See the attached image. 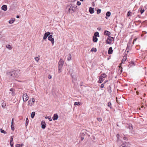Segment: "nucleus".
I'll use <instances>...</instances> for the list:
<instances>
[{"mask_svg": "<svg viewBox=\"0 0 147 147\" xmlns=\"http://www.w3.org/2000/svg\"><path fill=\"white\" fill-rule=\"evenodd\" d=\"M41 127L43 129H44L46 127V124L44 121H42L41 122Z\"/></svg>", "mask_w": 147, "mask_h": 147, "instance_id": "10", "label": "nucleus"}, {"mask_svg": "<svg viewBox=\"0 0 147 147\" xmlns=\"http://www.w3.org/2000/svg\"><path fill=\"white\" fill-rule=\"evenodd\" d=\"M147 33V32L145 31H143L142 32V34H141V36H144V34H146Z\"/></svg>", "mask_w": 147, "mask_h": 147, "instance_id": "44", "label": "nucleus"}, {"mask_svg": "<svg viewBox=\"0 0 147 147\" xmlns=\"http://www.w3.org/2000/svg\"><path fill=\"white\" fill-rule=\"evenodd\" d=\"M17 71L14 70L11 71H7L6 74L7 76L10 78L14 79L18 77Z\"/></svg>", "mask_w": 147, "mask_h": 147, "instance_id": "1", "label": "nucleus"}, {"mask_svg": "<svg viewBox=\"0 0 147 147\" xmlns=\"http://www.w3.org/2000/svg\"><path fill=\"white\" fill-rule=\"evenodd\" d=\"M128 128L131 130H132L133 129L132 124L131 123L128 124Z\"/></svg>", "mask_w": 147, "mask_h": 147, "instance_id": "22", "label": "nucleus"}, {"mask_svg": "<svg viewBox=\"0 0 147 147\" xmlns=\"http://www.w3.org/2000/svg\"><path fill=\"white\" fill-rule=\"evenodd\" d=\"M50 34H51V33L49 32H47L45 33V34L44 35V36H43V40H45L46 39L47 37L49 35H50Z\"/></svg>", "mask_w": 147, "mask_h": 147, "instance_id": "9", "label": "nucleus"}, {"mask_svg": "<svg viewBox=\"0 0 147 147\" xmlns=\"http://www.w3.org/2000/svg\"><path fill=\"white\" fill-rule=\"evenodd\" d=\"M98 40V38H97V37H95L94 36H93V41L94 42H97Z\"/></svg>", "mask_w": 147, "mask_h": 147, "instance_id": "21", "label": "nucleus"}, {"mask_svg": "<svg viewBox=\"0 0 147 147\" xmlns=\"http://www.w3.org/2000/svg\"><path fill=\"white\" fill-rule=\"evenodd\" d=\"M35 115V112H32L31 114V117L33 119Z\"/></svg>", "mask_w": 147, "mask_h": 147, "instance_id": "26", "label": "nucleus"}, {"mask_svg": "<svg viewBox=\"0 0 147 147\" xmlns=\"http://www.w3.org/2000/svg\"><path fill=\"white\" fill-rule=\"evenodd\" d=\"M14 21V20L13 19V18H12L11 20H10L9 21V23L10 24H11L13 23Z\"/></svg>", "mask_w": 147, "mask_h": 147, "instance_id": "33", "label": "nucleus"}, {"mask_svg": "<svg viewBox=\"0 0 147 147\" xmlns=\"http://www.w3.org/2000/svg\"><path fill=\"white\" fill-rule=\"evenodd\" d=\"M119 147H124V146H123L122 145H121Z\"/></svg>", "mask_w": 147, "mask_h": 147, "instance_id": "62", "label": "nucleus"}, {"mask_svg": "<svg viewBox=\"0 0 147 147\" xmlns=\"http://www.w3.org/2000/svg\"><path fill=\"white\" fill-rule=\"evenodd\" d=\"M10 91H11L12 92V96H13L15 95V93L14 92L13 88H11L10 89Z\"/></svg>", "mask_w": 147, "mask_h": 147, "instance_id": "36", "label": "nucleus"}, {"mask_svg": "<svg viewBox=\"0 0 147 147\" xmlns=\"http://www.w3.org/2000/svg\"><path fill=\"white\" fill-rule=\"evenodd\" d=\"M97 119L98 120V121H99L100 122L102 120V119L101 117H98L97 118Z\"/></svg>", "mask_w": 147, "mask_h": 147, "instance_id": "46", "label": "nucleus"}, {"mask_svg": "<svg viewBox=\"0 0 147 147\" xmlns=\"http://www.w3.org/2000/svg\"><path fill=\"white\" fill-rule=\"evenodd\" d=\"M138 16L139 18H140V15H138Z\"/></svg>", "mask_w": 147, "mask_h": 147, "instance_id": "63", "label": "nucleus"}, {"mask_svg": "<svg viewBox=\"0 0 147 147\" xmlns=\"http://www.w3.org/2000/svg\"><path fill=\"white\" fill-rule=\"evenodd\" d=\"M1 105L2 107L4 108H5V107L6 106L5 103H4L3 102V103H2Z\"/></svg>", "mask_w": 147, "mask_h": 147, "instance_id": "40", "label": "nucleus"}, {"mask_svg": "<svg viewBox=\"0 0 147 147\" xmlns=\"http://www.w3.org/2000/svg\"><path fill=\"white\" fill-rule=\"evenodd\" d=\"M10 146L11 147H14L13 142H12V143H10Z\"/></svg>", "mask_w": 147, "mask_h": 147, "instance_id": "52", "label": "nucleus"}, {"mask_svg": "<svg viewBox=\"0 0 147 147\" xmlns=\"http://www.w3.org/2000/svg\"><path fill=\"white\" fill-rule=\"evenodd\" d=\"M131 11H128L127 12V16H128V17L131 16Z\"/></svg>", "mask_w": 147, "mask_h": 147, "instance_id": "41", "label": "nucleus"}, {"mask_svg": "<svg viewBox=\"0 0 147 147\" xmlns=\"http://www.w3.org/2000/svg\"><path fill=\"white\" fill-rule=\"evenodd\" d=\"M136 22L137 23H139V24H140L141 22L140 20H138V21H136Z\"/></svg>", "mask_w": 147, "mask_h": 147, "instance_id": "54", "label": "nucleus"}, {"mask_svg": "<svg viewBox=\"0 0 147 147\" xmlns=\"http://www.w3.org/2000/svg\"><path fill=\"white\" fill-rule=\"evenodd\" d=\"M74 105H80V103L79 102H75L74 103Z\"/></svg>", "mask_w": 147, "mask_h": 147, "instance_id": "35", "label": "nucleus"}, {"mask_svg": "<svg viewBox=\"0 0 147 147\" xmlns=\"http://www.w3.org/2000/svg\"><path fill=\"white\" fill-rule=\"evenodd\" d=\"M119 70L120 71V74L122 72L123 68L121 65H119Z\"/></svg>", "mask_w": 147, "mask_h": 147, "instance_id": "24", "label": "nucleus"}, {"mask_svg": "<svg viewBox=\"0 0 147 147\" xmlns=\"http://www.w3.org/2000/svg\"><path fill=\"white\" fill-rule=\"evenodd\" d=\"M107 91L109 93H110L112 92V90L111 89V87L110 85H109L107 88Z\"/></svg>", "mask_w": 147, "mask_h": 147, "instance_id": "18", "label": "nucleus"}, {"mask_svg": "<svg viewBox=\"0 0 147 147\" xmlns=\"http://www.w3.org/2000/svg\"><path fill=\"white\" fill-rule=\"evenodd\" d=\"M83 131H84V133L85 135H86V134L88 136V137L90 136V135L88 133V131L87 130H83Z\"/></svg>", "mask_w": 147, "mask_h": 147, "instance_id": "27", "label": "nucleus"}, {"mask_svg": "<svg viewBox=\"0 0 147 147\" xmlns=\"http://www.w3.org/2000/svg\"><path fill=\"white\" fill-rule=\"evenodd\" d=\"M132 66V65L131 64H129V65H128V67H131Z\"/></svg>", "mask_w": 147, "mask_h": 147, "instance_id": "57", "label": "nucleus"}, {"mask_svg": "<svg viewBox=\"0 0 147 147\" xmlns=\"http://www.w3.org/2000/svg\"><path fill=\"white\" fill-rule=\"evenodd\" d=\"M72 78L73 79L72 82L74 83V82L77 81V78L76 77H74V76L72 75Z\"/></svg>", "mask_w": 147, "mask_h": 147, "instance_id": "23", "label": "nucleus"}, {"mask_svg": "<svg viewBox=\"0 0 147 147\" xmlns=\"http://www.w3.org/2000/svg\"><path fill=\"white\" fill-rule=\"evenodd\" d=\"M107 106L110 107L111 109L112 108V104L111 102H109L107 103Z\"/></svg>", "mask_w": 147, "mask_h": 147, "instance_id": "25", "label": "nucleus"}, {"mask_svg": "<svg viewBox=\"0 0 147 147\" xmlns=\"http://www.w3.org/2000/svg\"><path fill=\"white\" fill-rule=\"evenodd\" d=\"M34 101L35 100L34 98H32V100H30L28 101V105L32 106L34 103Z\"/></svg>", "mask_w": 147, "mask_h": 147, "instance_id": "11", "label": "nucleus"}, {"mask_svg": "<svg viewBox=\"0 0 147 147\" xmlns=\"http://www.w3.org/2000/svg\"><path fill=\"white\" fill-rule=\"evenodd\" d=\"M23 146H24L23 144H17L15 146L16 147H22Z\"/></svg>", "mask_w": 147, "mask_h": 147, "instance_id": "28", "label": "nucleus"}, {"mask_svg": "<svg viewBox=\"0 0 147 147\" xmlns=\"http://www.w3.org/2000/svg\"><path fill=\"white\" fill-rule=\"evenodd\" d=\"M86 135L84 132H81L80 134V137L81 138V140L82 141L84 139Z\"/></svg>", "mask_w": 147, "mask_h": 147, "instance_id": "8", "label": "nucleus"}, {"mask_svg": "<svg viewBox=\"0 0 147 147\" xmlns=\"http://www.w3.org/2000/svg\"><path fill=\"white\" fill-rule=\"evenodd\" d=\"M104 34L105 35L109 36L111 34V33L109 31H108L105 30L104 31Z\"/></svg>", "mask_w": 147, "mask_h": 147, "instance_id": "14", "label": "nucleus"}, {"mask_svg": "<svg viewBox=\"0 0 147 147\" xmlns=\"http://www.w3.org/2000/svg\"><path fill=\"white\" fill-rule=\"evenodd\" d=\"M113 38V37L110 36H108L106 40V44H111L112 42V39Z\"/></svg>", "mask_w": 147, "mask_h": 147, "instance_id": "6", "label": "nucleus"}, {"mask_svg": "<svg viewBox=\"0 0 147 147\" xmlns=\"http://www.w3.org/2000/svg\"><path fill=\"white\" fill-rule=\"evenodd\" d=\"M104 86V83L100 85V87L101 88H103Z\"/></svg>", "mask_w": 147, "mask_h": 147, "instance_id": "49", "label": "nucleus"}, {"mask_svg": "<svg viewBox=\"0 0 147 147\" xmlns=\"http://www.w3.org/2000/svg\"><path fill=\"white\" fill-rule=\"evenodd\" d=\"M101 10L100 9H98L97 10V14H99L101 13Z\"/></svg>", "mask_w": 147, "mask_h": 147, "instance_id": "39", "label": "nucleus"}, {"mask_svg": "<svg viewBox=\"0 0 147 147\" xmlns=\"http://www.w3.org/2000/svg\"><path fill=\"white\" fill-rule=\"evenodd\" d=\"M11 130L12 131H14L15 129L14 125H11Z\"/></svg>", "mask_w": 147, "mask_h": 147, "instance_id": "38", "label": "nucleus"}, {"mask_svg": "<svg viewBox=\"0 0 147 147\" xmlns=\"http://www.w3.org/2000/svg\"><path fill=\"white\" fill-rule=\"evenodd\" d=\"M13 120H14L13 118L12 119V121H11V125H14Z\"/></svg>", "mask_w": 147, "mask_h": 147, "instance_id": "51", "label": "nucleus"}, {"mask_svg": "<svg viewBox=\"0 0 147 147\" xmlns=\"http://www.w3.org/2000/svg\"><path fill=\"white\" fill-rule=\"evenodd\" d=\"M111 14V13L109 11H107L106 14L105 18L106 19H107V17H109L110 16Z\"/></svg>", "mask_w": 147, "mask_h": 147, "instance_id": "20", "label": "nucleus"}, {"mask_svg": "<svg viewBox=\"0 0 147 147\" xmlns=\"http://www.w3.org/2000/svg\"><path fill=\"white\" fill-rule=\"evenodd\" d=\"M107 76V75L105 73L102 74L99 77V80L98 81V83H102L104 81L103 78H105Z\"/></svg>", "mask_w": 147, "mask_h": 147, "instance_id": "4", "label": "nucleus"}, {"mask_svg": "<svg viewBox=\"0 0 147 147\" xmlns=\"http://www.w3.org/2000/svg\"><path fill=\"white\" fill-rule=\"evenodd\" d=\"M81 4V3L79 1H78L77 3V5H80Z\"/></svg>", "mask_w": 147, "mask_h": 147, "instance_id": "50", "label": "nucleus"}, {"mask_svg": "<svg viewBox=\"0 0 147 147\" xmlns=\"http://www.w3.org/2000/svg\"><path fill=\"white\" fill-rule=\"evenodd\" d=\"M108 80H106V81H105L104 82V83H103L105 84L107 82H108Z\"/></svg>", "mask_w": 147, "mask_h": 147, "instance_id": "59", "label": "nucleus"}, {"mask_svg": "<svg viewBox=\"0 0 147 147\" xmlns=\"http://www.w3.org/2000/svg\"><path fill=\"white\" fill-rule=\"evenodd\" d=\"M89 12L91 14L93 13L94 12V8L90 7L89 9Z\"/></svg>", "mask_w": 147, "mask_h": 147, "instance_id": "16", "label": "nucleus"}, {"mask_svg": "<svg viewBox=\"0 0 147 147\" xmlns=\"http://www.w3.org/2000/svg\"><path fill=\"white\" fill-rule=\"evenodd\" d=\"M123 139L125 140H127V137H124L123 138Z\"/></svg>", "mask_w": 147, "mask_h": 147, "instance_id": "56", "label": "nucleus"}, {"mask_svg": "<svg viewBox=\"0 0 147 147\" xmlns=\"http://www.w3.org/2000/svg\"><path fill=\"white\" fill-rule=\"evenodd\" d=\"M69 57H68L67 58V60L68 61H69L71 60V55L70 54H69Z\"/></svg>", "mask_w": 147, "mask_h": 147, "instance_id": "37", "label": "nucleus"}, {"mask_svg": "<svg viewBox=\"0 0 147 147\" xmlns=\"http://www.w3.org/2000/svg\"><path fill=\"white\" fill-rule=\"evenodd\" d=\"M48 40L51 42L52 44L53 45L54 43V40L53 38V35H49L48 38Z\"/></svg>", "mask_w": 147, "mask_h": 147, "instance_id": "5", "label": "nucleus"}, {"mask_svg": "<svg viewBox=\"0 0 147 147\" xmlns=\"http://www.w3.org/2000/svg\"><path fill=\"white\" fill-rule=\"evenodd\" d=\"M136 94H137V95H138L139 94V92L138 91H136Z\"/></svg>", "mask_w": 147, "mask_h": 147, "instance_id": "61", "label": "nucleus"}, {"mask_svg": "<svg viewBox=\"0 0 147 147\" xmlns=\"http://www.w3.org/2000/svg\"><path fill=\"white\" fill-rule=\"evenodd\" d=\"M127 59V58L126 56L125 55L123 56V59L122 60V63H123V62H125L126 61Z\"/></svg>", "mask_w": 147, "mask_h": 147, "instance_id": "31", "label": "nucleus"}, {"mask_svg": "<svg viewBox=\"0 0 147 147\" xmlns=\"http://www.w3.org/2000/svg\"><path fill=\"white\" fill-rule=\"evenodd\" d=\"M64 64V61L63 59H60V60L58 62V73H60L61 72V69Z\"/></svg>", "mask_w": 147, "mask_h": 147, "instance_id": "3", "label": "nucleus"}, {"mask_svg": "<svg viewBox=\"0 0 147 147\" xmlns=\"http://www.w3.org/2000/svg\"><path fill=\"white\" fill-rule=\"evenodd\" d=\"M45 118L46 119L48 118L50 121H52V119L51 117H46Z\"/></svg>", "mask_w": 147, "mask_h": 147, "instance_id": "43", "label": "nucleus"}, {"mask_svg": "<svg viewBox=\"0 0 147 147\" xmlns=\"http://www.w3.org/2000/svg\"><path fill=\"white\" fill-rule=\"evenodd\" d=\"M77 6L75 5L73 6L71 4H70L67 7H69L68 12L69 13H72L76 11Z\"/></svg>", "mask_w": 147, "mask_h": 147, "instance_id": "2", "label": "nucleus"}, {"mask_svg": "<svg viewBox=\"0 0 147 147\" xmlns=\"http://www.w3.org/2000/svg\"><path fill=\"white\" fill-rule=\"evenodd\" d=\"M119 136H120V135L119 134H117V135L116 137H117V138L118 139Z\"/></svg>", "mask_w": 147, "mask_h": 147, "instance_id": "55", "label": "nucleus"}, {"mask_svg": "<svg viewBox=\"0 0 147 147\" xmlns=\"http://www.w3.org/2000/svg\"><path fill=\"white\" fill-rule=\"evenodd\" d=\"M129 144L128 142H125L121 145L123 146L124 147H129Z\"/></svg>", "mask_w": 147, "mask_h": 147, "instance_id": "15", "label": "nucleus"}, {"mask_svg": "<svg viewBox=\"0 0 147 147\" xmlns=\"http://www.w3.org/2000/svg\"><path fill=\"white\" fill-rule=\"evenodd\" d=\"M59 116L57 113L54 114L53 116L52 117L54 121L57 120Z\"/></svg>", "mask_w": 147, "mask_h": 147, "instance_id": "12", "label": "nucleus"}, {"mask_svg": "<svg viewBox=\"0 0 147 147\" xmlns=\"http://www.w3.org/2000/svg\"><path fill=\"white\" fill-rule=\"evenodd\" d=\"M94 36L96 37H99V33L98 32H96L94 33Z\"/></svg>", "mask_w": 147, "mask_h": 147, "instance_id": "19", "label": "nucleus"}, {"mask_svg": "<svg viewBox=\"0 0 147 147\" xmlns=\"http://www.w3.org/2000/svg\"><path fill=\"white\" fill-rule=\"evenodd\" d=\"M93 139H95V137H93Z\"/></svg>", "mask_w": 147, "mask_h": 147, "instance_id": "64", "label": "nucleus"}, {"mask_svg": "<svg viewBox=\"0 0 147 147\" xmlns=\"http://www.w3.org/2000/svg\"><path fill=\"white\" fill-rule=\"evenodd\" d=\"M144 9H141V10H140V12L141 14H142V13L144 12Z\"/></svg>", "mask_w": 147, "mask_h": 147, "instance_id": "47", "label": "nucleus"}, {"mask_svg": "<svg viewBox=\"0 0 147 147\" xmlns=\"http://www.w3.org/2000/svg\"><path fill=\"white\" fill-rule=\"evenodd\" d=\"M0 131L1 132V133H3L5 134H7V132L6 131H5L3 129H2L1 128L0 129Z\"/></svg>", "mask_w": 147, "mask_h": 147, "instance_id": "30", "label": "nucleus"}, {"mask_svg": "<svg viewBox=\"0 0 147 147\" xmlns=\"http://www.w3.org/2000/svg\"><path fill=\"white\" fill-rule=\"evenodd\" d=\"M113 52V50L112 47H110L109 48L108 50V53L109 54H112Z\"/></svg>", "mask_w": 147, "mask_h": 147, "instance_id": "13", "label": "nucleus"}, {"mask_svg": "<svg viewBox=\"0 0 147 147\" xmlns=\"http://www.w3.org/2000/svg\"><path fill=\"white\" fill-rule=\"evenodd\" d=\"M16 18H20V16L19 15H17L16 16Z\"/></svg>", "mask_w": 147, "mask_h": 147, "instance_id": "60", "label": "nucleus"}, {"mask_svg": "<svg viewBox=\"0 0 147 147\" xmlns=\"http://www.w3.org/2000/svg\"><path fill=\"white\" fill-rule=\"evenodd\" d=\"M131 64L132 65V66L133 65H135V64L133 61H131L130 63H129Z\"/></svg>", "mask_w": 147, "mask_h": 147, "instance_id": "48", "label": "nucleus"}, {"mask_svg": "<svg viewBox=\"0 0 147 147\" xmlns=\"http://www.w3.org/2000/svg\"><path fill=\"white\" fill-rule=\"evenodd\" d=\"M29 120H28V118H27L26 119V123H25V125L26 126H27V125L29 123Z\"/></svg>", "mask_w": 147, "mask_h": 147, "instance_id": "34", "label": "nucleus"}, {"mask_svg": "<svg viewBox=\"0 0 147 147\" xmlns=\"http://www.w3.org/2000/svg\"><path fill=\"white\" fill-rule=\"evenodd\" d=\"M23 99L24 102L26 101L28 99L29 97L26 93L24 94L23 95Z\"/></svg>", "mask_w": 147, "mask_h": 147, "instance_id": "7", "label": "nucleus"}, {"mask_svg": "<svg viewBox=\"0 0 147 147\" xmlns=\"http://www.w3.org/2000/svg\"><path fill=\"white\" fill-rule=\"evenodd\" d=\"M48 77L49 79H51L52 78V76L51 75L49 74L48 75Z\"/></svg>", "mask_w": 147, "mask_h": 147, "instance_id": "53", "label": "nucleus"}, {"mask_svg": "<svg viewBox=\"0 0 147 147\" xmlns=\"http://www.w3.org/2000/svg\"><path fill=\"white\" fill-rule=\"evenodd\" d=\"M34 59L35 60L37 61V62L38 61V60H39V58L38 57H35Z\"/></svg>", "mask_w": 147, "mask_h": 147, "instance_id": "45", "label": "nucleus"}, {"mask_svg": "<svg viewBox=\"0 0 147 147\" xmlns=\"http://www.w3.org/2000/svg\"><path fill=\"white\" fill-rule=\"evenodd\" d=\"M1 9L4 11H6L7 9V6L6 5H3L1 7Z\"/></svg>", "mask_w": 147, "mask_h": 147, "instance_id": "17", "label": "nucleus"}, {"mask_svg": "<svg viewBox=\"0 0 147 147\" xmlns=\"http://www.w3.org/2000/svg\"><path fill=\"white\" fill-rule=\"evenodd\" d=\"M6 47L9 49H11L12 48V47H11V46L9 45H6Z\"/></svg>", "mask_w": 147, "mask_h": 147, "instance_id": "29", "label": "nucleus"}, {"mask_svg": "<svg viewBox=\"0 0 147 147\" xmlns=\"http://www.w3.org/2000/svg\"><path fill=\"white\" fill-rule=\"evenodd\" d=\"M13 136H11V137L10 140V143L13 142Z\"/></svg>", "mask_w": 147, "mask_h": 147, "instance_id": "42", "label": "nucleus"}, {"mask_svg": "<svg viewBox=\"0 0 147 147\" xmlns=\"http://www.w3.org/2000/svg\"><path fill=\"white\" fill-rule=\"evenodd\" d=\"M101 28L100 27H98L97 28V29L98 30H101Z\"/></svg>", "mask_w": 147, "mask_h": 147, "instance_id": "58", "label": "nucleus"}, {"mask_svg": "<svg viewBox=\"0 0 147 147\" xmlns=\"http://www.w3.org/2000/svg\"><path fill=\"white\" fill-rule=\"evenodd\" d=\"M97 49L96 48H92L91 50L90 51L91 52H95L96 51Z\"/></svg>", "mask_w": 147, "mask_h": 147, "instance_id": "32", "label": "nucleus"}]
</instances>
